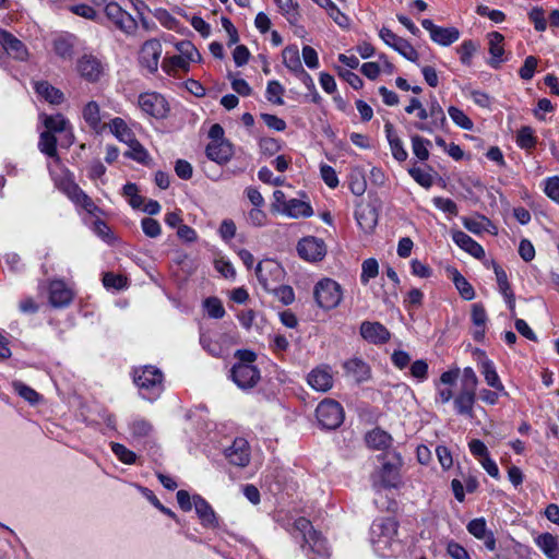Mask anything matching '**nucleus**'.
I'll list each match as a JSON object with an SVG mask.
<instances>
[{
	"label": "nucleus",
	"mask_w": 559,
	"mask_h": 559,
	"mask_svg": "<svg viewBox=\"0 0 559 559\" xmlns=\"http://www.w3.org/2000/svg\"><path fill=\"white\" fill-rule=\"evenodd\" d=\"M43 123L47 129V132L52 134L62 133L63 139L61 140V145L70 146L74 142V135L72 133V128L70 126L69 120H67L61 114L57 115H43Z\"/></svg>",
	"instance_id": "1a4fd4ad"
},
{
	"label": "nucleus",
	"mask_w": 559,
	"mask_h": 559,
	"mask_svg": "<svg viewBox=\"0 0 559 559\" xmlns=\"http://www.w3.org/2000/svg\"><path fill=\"white\" fill-rule=\"evenodd\" d=\"M461 374V390L476 392L478 378L472 367H465Z\"/></svg>",
	"instance_id": "5fc2aeb1"
},
{
	"label": "nucleus",
	"mask_w": 559,
	"mask_h": 559,
	"mask_svg": "<svg viewBox=\"0 0 559 559\" xmlns=\"http://www.w3.org/2000/svg\"><path fill=\"white\" fill-rule=\"evenodd\" d=\"M231 379L238 388L250 389L260 380V371L254 365H234Z\"/></svg>",
	"instance_id": "dca6fc26"
},
{
	"label": "nucleus",
	"mask_w": 559,
	"mask_h": 559,
	"mask_svg": "<svg viewBox=\"0 0 559 559\" xmlns=\"http://www.w3.org/2000/svg\"><path fill=\"white\" fill-rule=\"evenodd\" d=\"M129 151L126 152V156L130 157L131 159L143 164V165H150L152 162V158L147 152V150L136 140H132L129 143Z\"/></svg>",
	"instance_id": "c03bdc74"
},
{
	"label": "nucleus",
	"mask_w": 559,
	"mask_h": 559,
	"mask_svg": "<svg viewBox=\"0 0 559 559\" xmlns=\"http://www.w3.org/2000/svg\"><path fill=\"white\" fill-rule=\"evenodd\" d=\"M83 118L85 122L94 130L100 124L99 106L96 102H90L83 109Z\"/></svg>",
	"instance_id": "de8ad7c7"
},
{
	"label": "nucleus",
	"mask_w": 559,
	"mask_h": 559,
	"mask_svg": "<svg viewBox=\"0 0 559 559\" xmlns=\"http://www.w3.org/2000/svg\"><path fill=\"white\" fill-rule=\"evenodd\" d=\"M392 460H389L382 464L379 472L380 485L383 488H393L397 486L400 481V467L402 465L401 455L393 452Z\"/></svg>",
	"instance_id": "2eb2a0df"
},
{
	"label": "nucleus",
	"mask_w": 559,
	"mask_h": 559,
	"mask_svg": "<svg viewBox=\"0 0 559 559\" xmlns=\"http://www.w3.org/2000/svg\"><path fill=\"white\" fill-rule=\"evenodd\" d=\"M349 189L357 197H360L366 192L367 181L362 169H352L349 174Z\"/></svg>",
	"instance_id": "a18cd8bd"
},
{
	"label": "nucleus",
	"mask_w": 559,
	"mask_h": 559,
	"mask_svg": "<svg viewBox=\"0 0 559 559\" xmlns=\"http://www.w3.org/2000/svg\"><path fill=\"white\" fill-rule=\"evenodd\" d=\"M493 271L496 274L499 290L503 295V297L509 306V309L511 310L512 314L514 316L515 297H514V294L512 293L511 286L508 282L507 273L498 264H493Z\"/></svg>",
	"instance_id": "2f4dec72"
},
{
	"label": "nucleus",
	"mask_w": 559,
	"mask_h": 559,
	"mask_svg": "<svg viewBox=\"0 0 559 559\" xmlns=\"http://www.w3.org/2000/svg\"><path fill=\"white\" fill-rule=\"evenodd\" d=\"M448 112L453 122L462 129H473V121L460 108L451 106L449 107Z\"/></svg>",
	"instance_id": "4d7b16f0"
},
{
	"label": "nucleus",
	"mask_w": 559,
	"mask_h": 559,
	"mask_svg": "<svg viewBox=\"0 0 559 559\" xmlns=\"http://www.w3.org/2000/svg\"><path fill=\"white\" fill-rule=\"evenodd\" d=\"M53 50L59 57L70 59L73 55V44L68 38H57L53 41Z\"/></svg>",
	"instance_id": "052dcab7"
},
{
	"label": "nucleus",
	"mask_w": 559,
	"mask_h": 559,
	"mask_svg": "<svg viewBox=\"0 0 559 559\" xmlns=\"http://www.w3.org/2000/svg\"><path fill=\"white\" fill-rule=\"evenodd\" d=\"M448 272L461 297L465 300L474 299L475 290L467 280L456 269H449Z\"/></svg>",
	"instance_id": "a19ab883"
},
{
	"label": "nucleus",
	"mask_w": 559,
	"mask_h": 559,
	"mask_svg": "<svg viewBox=\"0 0 559 559\" xmlns=\"http://www.w3.org/2000/svg\"><path fill=\"white\" fill-rule=\"evenodd\" d=\"M384 131L386 134L388 142L390 144V148L393 157L399 162H404L407 158V152L403 146L402 140L395 133L393 124L391 122H386L384 124Z\"/></svg>",
	"instance_id": "473e14b6"
},
{
	"label": "nucleus",
	"mask_w": 559,
	"mask_h": 559,
	"mask_svg": "<svg viewBox=\"0 0 559 559\" xmlns=\"http://www.w3.org/2000/svg\"><path fill=\"white\" fill-rule=\"evenodd\" d=\"M141 227L143 233L150 238H156L162 233V227L158 221L145 217L141 221Z\"/></svg>",
	"instance_id": "680f3d73"
},
{
	"label": "nucleus",
	"mask_w": 559,
	"mask_h": 559,
	"mask_svg": "<svg viewBox=\"0 0 559 559\" xmlns=\"http://www.w3.org/2000/svg\"><path fill=\"white\" fill-rule=\"evenodd\" d=\"M282 59L285 63V66L296 73L298 76H300L302 80H311L309 74L304 70L300 58H299V51L296 47H286L282 51Z\"/></svg>",
	"instance_id": "c85d7f7f"
},
{
	"label": "nucleus",
	"mask_w": 559,
	"mask_h": 559,
	"mask_svg": "<svg viewBox=\"0 0 559 559\" xmlns=\"http://www.w3.org/2000/svg\"><path fill=\"white\" fill-rule=\"evenodd\" d=\"M287 9L285 10V16L287 22L294 29V34L297 37H305L307 32L302 25H299L298 22L300 20V13L298 11V4L293 3L292 0H287Z\"/></svg>",
	"instance_id": "79ce46f5"
},
{
	"label": "nucleus",
	"mask_w": 559,
	"mask_h": 559,
	"mask_svg": "<svg viewBox=\"0 0 559 559\" xmlns=\"http://www.w3.org/2000/svg\"><path fill=\"white\" fill-rule=\"evenodd\" d=\"M430 122H416L415 128L423 132L432 133L436 129H443L447 126L444 111L437 99H432L428 109Z\"/></svg>",
	"instance_id": "5701e85b"
},
{
	"label": "nucleus",
	"mask_w": 559,
	"mask_h": 559,
	"mask_svg": "<svg viewBox=\"0 0 559 559\" xmlns=\"http://www.w3.org/2000/svg\"><path fill=\"white\" fill-rule=\"evenodd\" d=\"M103 284L106 288L122 289L127 286V278L122 275L106 273L103 277Z\"/></svg>",
	"instance_id": "69168bd1"
},
{
	"label": "nucleus",
	"mask_w": 559,
	"mask_h": 559,
	"mask_svg": "<svg viewBox=\"0 0 559 559\" xmlns=\"http://www.w3.org/2000/svg\"><path fill=\"white\" fill-rule=\"evenodd\" d=\"M307 381L309 385L319 392H328L333 386V372L332 368L328 365H322L310 371Z\"/></svg>",
	"instance_id": "412c9836"
},
{
	"label": "nucleus",
	"mask_w": 559,
	"mask_h": 559,
	"mask_svg": "<svg viewBox=\"0 0 559 559\" xmlns=\"http://www.w3.org/2000/svg\"><path fill=\"white\" fill-rule=\"evenodd\" d=\"M14 391L31 404H36L39 401V394L31 386L24 384L21 381H14L12 383Z\"/></svg>",
	"instance_id": "6e6d98bb"
},
{
	"label": "nucleus",
	"mask_w": 559,
	"mask_h": 559,
	"mask_svg": "<svg viewBox=\"0 0 559 559\" xmlns=\"http://www.w3.org/2000/svg\"><path fill=\"white\" fill-rule=\"evenodd\" d=\"M538 60L534 56H528L525 58L523 66L519 70V75L523 80H531L536 70Z\"/></svg>",
	"instance_id": "e2e57ef3"
},
{
	"label": "nucleus",
	"mask_w": 559,
	"mask_h": 559,
	"mask_svg": "<svg viewBox=\"0 0 559 559\" xmlns=\"http://www.w3.org/2000/svg\"><path fill=\"white\" fill-rule=\"evenodd\" d=\"M452 239L461 249L468 252L474 258L480 259L485 257L483 247L464 231H453Z\"/></svg>",
	"instance_id": "cd10ccee"
},
{
	"label": "nucleus",
	"mask_w": 559,
	"mask_h": 559,
	"mask_svg": "<svg viewBox=\"0 0 559 559\" xmlns=\"http://www.w3.org/2000/svg\"><path fill=\"white\" fill-rule=\"evenodd\" d=\"M258 281L264 292L277 295L280 293V262L274 259H264L259 262L257 270Z\"/></svg>",
	"instance_id": "0eeeda50"
},
{
	"label": "nucleus",
	"mask_w": 559,
	"mask_h": 559,
	"mask_svg": "<svg viewBox=\"0 0 559 559\" xmlns=\"http://www.w3.org/2000/svg\"><path fill=\"white\" fill-rule=\"evenodd\" d=\"M111 132L116 138L122 142L130 143L132 141V133L127 123L121 118H114L109 123Z\"/></svg>",
	"instance_id": "09e8293b"
},
{
	"label": "nucleus",
	"mask_w": 559,
	"mask_h": 559,
	"mask_svg": "<svg viewBox=\"0 0 559 559\" xmlns=\"http://www.w3.org/2000/svg\"><path fill=\"white\" fill-rule=\"evenodd\" d=\"M34 87L40 97L52 105H59L63 102V93L46 81L36 82Z\"/></svg>",
	"instance_id": "f704fd0d"
},
{
	"label": "nucleus",
	"mask_w": 559,
	"mask_h": 559,
	"mask_svg": "<svg viewBox=\"0 0 559 559\" xmlns=\"http://www.w3.org/2000/svg\"><path fill=\"white\" fill-rule=\"evenodd\" d=\"M397 522L392 518L373 521L370 527V540L378 556L382 558L392 556V546L397 534Z\"/></svg>",
	"instance_id": "f03ea898"
},
{
	"label": "nucleus",
	"mask_w": 559,
	"mask_h": 559,
	"mask_svg": "<svg viewBox=\"0 0 559 559\" xmlns=\"http://www.w3.org/2000/svg\"><path fill=\"white\" fill-rule=\"evenodd\" d=\"M545 193L548 198L559 203V177H552L546 181Z\"/></svg>",
	"instance_id": "774afa93"
},
{
	"label": "nucleus",
	"mask_w": 559,
	"mask_h": 559,
	"mask_svg": "<svg viewBox=\"0 0 559 559\" xmlns=\"http://www.w3.org/2000/svg\"><path fill=\"white\" fill-rule=\"evenodd\" d=\"M225 456L230 464L245 467L250 461V448L245 438H236L225 450Z\"/></svg>",
	"instance_id": "6ab92c4d"
},
{
	"label": "nucleus",
	"mask_w": 559,
	"mask_h": 559,
	"mask_svg": "<svg viewBox=\"0 0 559 559\" xmlns=\"http://www.w3.org/2000/svg\"><path fill=\"white\" fill-rule=\"evenodd\" d=\"M408 173L412 178L424 188H430L433 183L431 175L420 168H411Z\"/></svg>",
	"instance_id": "0e129e2a"
},
{
	"label": "nucleus",
	"mask_w": 559,
	"mask_h": 559,
	"mask_svg": "<svg viewBox=\"0 0 559 559\" xmlns=\"http://www.w3.org/2000/svg\"><path fill=\"white\" fill-rule=\"evenodd\" d=\"M489 38V52L492 57L490 61V66L493 68H498L502 62L501 57L503 56V35L498 32H491L488 34Z\"/></svg>",
	"instance_id": "c9c22d12"
},
{
	"label": "nucleus",
	"mask_w": 559,
	"mask_h": 559,
	"mask_svg": "<svg viewBox=\"0 0 559 559\" xmlns=\"http://www.w3.org/2000/svg\"><path fill=\"white\" fill-rule=\"evenodd\" d=\"M466 528L471 535L484 542V545L487 550H496L497 542L495 535L491 531L487 528V522L484 518H477L469 521Z\"/></svg>",
	"instance_id": "aec40b11"
},
{
	"label": "nucleus",
	"mask_w": 559,
	"mask_h": 559,
	"mask_svg": "<svg viewBox=\"0 0 559 559\" xmlns=\"http://www.w3.org/2000/svg\"><path fill=\"white\" fill-rule=\"evenodd\" d=\"M73 290L62 281L53 280L49 284V301L55 308H63L71 304Z\"/></svg>",
	"instance_id": "a211bd4d"
},
{
	"label": "nucleus",
	"mask_w": 559,
	"mask_h": 559,
	"mask_svg": "<svg viewBox=\"0 0 559 559\" xmlns=\"http://www.w3.org/2000/svg\"><path fill=\"white\" fill-rule=\"evenodd\" d=\"M162 44L158 39L152 38L146 40L140 50V63L145 67L151 73L157 71L159 58L162 55Z\"/></svg>",
	"instance_id": "4468645a"
},
{
	"label": "nucleus",
	"mask_w": 559,
	"mask_h": 559,
	"mask_svg": "<svg viewBox=\"0 0 559 559\" xmlns=\"http://www.w3.org/2000/svg\"><path fill=\"white\" fill-rule=\"evenodd\" d=\"M536 545L549 559H559V547L557 537L550 533L540 534L536 539Z\"/></svg>",
	"instance_id": "4c0bfd02"
},
{
	"label": "nucleus",
	"mask_w": 559,
	"mask_h": 559,
	"mask_svg": "<svg viewBox=\"0 0 559 559\" xmlns=\"http://www.w3.org/2000/svg\"><path fill=\"white\" fill-rule=\"evenodd\" d=\"M76 69L82 78L88 82H96L103 74L102 61L94 55H83L76 63Z\"/></svg>",
	"instance_id": "f3484780"
},
{
	"label": "nucleus",
	"mask_w": 559,
	"mask_h": 559,
	"mask_svg": "<svg viewBox=\"0 0 559 559\" xmlns=\"http://www.w3.org/2000/svg\"><path fill=\"white\" fill-rule=\"evenodd\" d=\"M163 70L169 75H178L179 72H188L190 70V62L180 57L179 55L165 57L162 62Z\"/></svg>",
	"instance_id": "58836bf2"
},
{
	"label": "nucleus",
	"mask_w": 559,
	"mask_h": 559,
	"mask_svg": "<svg viewBox=\"0 0 559 559\" xmlns=\"http://www.w3.org/2000/svg\"><path fill=\"white\" fill-rule=\"evenodd\" d=\"M516 143L521 148L525 150L535 147L537 140L531 127H522L518 131Z\"/></svg>",
	"instance_id": "603ef678"
},
{
	"label": "nucleus",
	"mask_w": 559,
	"mask_h": 559,
	"mask_svg": "<svg viewBox=\"0 0 559 559\" xmlns=\"http://www.w3.org/2000/svg\"><path fill=\"white\" fill-rule=\"evenodd\" d=\"M204 307L211 318L221 319L225 316V309L218 298L210 297L205 299Z\"/></svg>",
	"instance_id": "bf43d9fd"
},
{
	"label": "nucleus",
	"mask_w": 559,
	"mask_h": 559,
	"mask_svg": "<svg viewBox=\"0 0 559 559\" xmlns=\"http://www.w3.org/2000/svg\"><path fill=\"white\" fill-rule=\"evenodd\" d=\"M421 26L429 32L431 40L440 46H450L460 38V31L456 27L437 26L429 19L423 20Z\"/></svg>",
	"instance_id": "ddd939ff"
},
{
	"label": "nucleus",
	"mask_w": 559,
	"mask_h": 559,
	"mask_svg": "<svg viewBox=\"0 0 559 559\" xmlns=\"http://www.w3.org/2000/svg\"><path fill=\"white\" fill-rule=\"evenodd\" d=\"M293 535L300 538L301 549L309 559H328L330 550L324 537L316 531L309 520L298 518L293 523Z\"/></svg>",
	"instance_id": "f257e3e1"
},
{
	"label": "nucleus",
	"mask_w": 559,
	"mask_h": 559,
	"mask_svg": "<svg viewBox=\"0 0 559 559\" xmlns=\"http://www.w3.org/2000/svg\"><path fill=\"white\" fill-rule=\"evenodd\" d=\"M139 106L145 114L156 119L165 118L169 111L166 99L157 93L141 94L139 96Z\"/></svg>",
	"instance_id": "9d476101"
},
{
	"label": "nucleus",
	"mask_w": 559,
	"mask_h": 559,
	"mask_svg": "<svg viewBox=\"0 0 559 559\" xmlns=\"http://www.w3.org/2000/svg\"><path fill=\"white\" fill-rule=\"evenodd\" d=\"M0 45L7 53L14 59L25 60L27 57V49L25 45L4 29H0Z\"/></svg>",
	"instance_id": "393cba45"
},
{
	"label": "nucleus",
	"mask_w": 559,
	"mask_h": 559,
	"mask_svg": "<svg viewBox=\"0 0 559 559\" xmlns=\"http://www.w3.org/2000/svg\"><path fill=\"white\" fill-rule=\"evenodd\" d=\"M176 49L179 51L180 57H185L188 62H200L202 60L201 53L195 46L189 40H181L176 44Z\"/></svg>",
	"instance_id": "49530a36"
},
{
	"label": "nucleus",
	"mask_w": 559,
	"mask_h": 559,
	"mask_svg": "<svg viewBox=\"0 0 559 559\" xmlns=\"http://www.w3.org/2000/svg\"><path fill=\"white\" fill-rule=\"evenodd\" d=\"M343 369L347 378L356 383L368 381L371 377L370 366L359 357H353L343 362Z\"/></svg>",
	"instance_id": "4be33fe9"
},
{
	"label": "nucleus",
	"mask_w": 559,
	"mask_h": 559,
	"mask_svg": "<svg viewBox=\"0 0 559 559\" xmlns=\"http://www.w3.org/2000/svg\"><path fill=\"white\" fill-rule=\"evenodd\" d=\"M297 251L300 258L306 261H321L326 254V247L322 239L316 237L302 238L297 245Z\"/></svg>",
	"instance_id": "f8f14e48"
},
{
	"label": "nucleus",
	"mask_w": 559,
	"mask_h": 559,
	"mask_svg": "<svg viewBox=\"0 0 559 559\" xmlns=\"http://www.w3.org/2000/svg\"><path fill=\"white\" fill-rule=\"evenodd\" d=\"M365 439L368 447L374 450H384L389 448L392 442V437L379 428L369 431Z\"/></svg>",
	"instance_id": "ea45409f"
},
{
	"label": "nucleus",
	"mask_w": 559,
	"mask_h": 559,
	"mask_svg": "<svg viewBox=\"0 0 559 559\" xmlns=\"http://www.w3.org/2000/svg\"><path fill=\"white\" fill-rule=\"evenodd\" d=\"M480 372L484 376L485 381L489 386H491L496 391H499V392L503 393L504 395H507L504 385L502 384V382L496 371L495 365L491 360H489L487 358H484L481 360Z\"/></svg>",
	"instance_id": "72a5a7b5"
},
{
	"label": "nucleus",
	"mask_w": 559,
	"mask_h": 559,
	"mask_svg": "<svg viewBox=\"0 0 559 559\" xmlns=\"http://www.w3.org/2000/svg\"><path fill=\"white\" fill-rule=\"evenodd\" d=\"M379 272V265L376 259H367L361 266L360 281L367 284L371 278L376 277Z\"/></svg>",
	"instance_id": "13d9d810"
},
{
	"label": "nucleus",
	"mask_w": 559,
	"mask_h": 559,
	"mask_svg": "<svg viewBox=\"0 0 559 559\" xmlns=\"http://www.w3.org/2000/svg\"><path fill=\"white\" fill-rule=\"evenodd\" d=\"M110 448L112 453L124 464H134L136 454L129 450L126 445L117 442H111Z\"/></svg>",
	"instance_id": "864d4df0"
},
{
	"label": "nucleus",
	"mask_w": 559,
	"mask_h": 559,
	"mask_svg": "<svg viewBox=\"0 0 559 559\" xmlns=\"http://www.w3.org/2000/svg\"><path fill=\"white\" fill-rule=\"evenodd\" d=\"M130 440L136 445H148L154 437V427L152 423L142 417H134L128 424Z\"/></svg>",
	"instance_id": "6e6552de"
},
{
	"label": "nucleus",
	"mask_w": 559,
	"mask_h": 559,
	"mask_svg": "<svg viewBox=\"0 0 559 559\" xmlns=\"http://www.w3.org/2000/svg\"><path fill=\"white\" fill-rule=\"evenodd\" d=\"M231 154V145L226 141L211 142L206 146V156L218 164L226 163Z\"/></svg>",
	"instance_id": "7c9ffc66"
},
{
	"label": "nucleus",
	"mask_w": 559,
	"mask_h": 559,
	"mask_svg": "<svg viewBox=\"0 0 559 559\" xmlns=\"http://www.w3.org/2000/svg\"><path fill=\"white\" fill-rule=\"evenodd\" d=\"M122 193L128 198L129 204L132 209L139 210L144 204V198L139 194V189L135 183L128 182L124 185Z\"/></svg>",
	"instance_id": "8fccbe9b"
},
{
	"label": "nucleus",
	"mask_w": 559,
	"mask_h": 559,
	"mask_svg": "<svg viewBox=\"0 0 559 559\" xmlns=\"http://www.w3.org/2000/svg\"><path fill=\"white\" fill-rule=\"evenodd\" d=\"M282 213L292 218L310 217L313 214L311 205L298 199L285 200L282 193Z\"/></svg>",
	"instance_id": "bb28decb"
},
{
	"label": "nucleus",
	"mask_w": 559,
	"mask_h": 559,
	"mask_svg": "<svg viewBox=\"0 0 559 559\" xmlns=\"http://www.w3.org/2000/svg\"><path fill=\"white\" fill-rule=\"evenodd\" d=\"M38 148L43 154L51 158L59 159L57 154V138L55 134L47 131L41 132L39 135Z\"/></svg>",
	"instance_id": "37998d69"
},
{
	"label": "nucleus",
	"mask_w": 559,
	"mask_h": 559,
	"mask_svg": "<svg viewBox=\"0 0 559 559\" xmlns=\"http://www.w3.org/2000/svg\"><path fill=\"white\" fill-rule=\"evenodd\" d=\"M431 145V142L427 139H424L419 135L412 136V150L414 155L420 159L426 160L429 157L428 146Z\"/></svg>",
	"instance_id": "3c124183"
},
{
	"label": "nucleus",
	"mask_w": 559,
	"mask_h": 559,
	"mask_svg": "<svg viewBox=\"0 0 559 559\" xmlns=\"http://www.w3.org/2000/svg\"><path fill=\"white\" fill-rule=\"evenodd\" d=\"M356 219L365 233H370L377 226L378 215L373 207L365 206L356 211Z\"/></svg>",
	"instance_id": "e433bc0d"
},
{
	"label": "nucleus",
	"mask_w": 559,
	"mask_h": 559,
	"mask_svg": "<svg viewBox=\"0 0 559 559\" xmlns=\"http://www.w3.org/2000/svg\"><path fill=\"white\" fill-rule=\"evenodd\" d=\"M476 401V392L461 390L453 399V404L459 415L473 417V407Z\"/></svg>",
	"instance_id": "c756f323"
},
{
	"label": "nucleus",
	"mask_w": 559,
	"mask_h": 559,
	"mask_svg": "<svg viewBox=\"0 0 559 559\" xmlns=\"http://www.w3.org/2000/svg\"><path fill=\"white\" fill-rule=\"evenodd\" d=\"M192 501L201 524L204 527H216L218 525L217 518L210 503L200 495H194Z\"/></svg>",
	"instance_id": "a878e982"
},
{
	"label": "nucleus",
	"mask_w": 559,
	"mask_h": 559,
	"mask_svg": "<svg viewBox=\"0 0 559 559\" xmlns=\"http://www.w3.org/2000/svg\"><path fill=\"white\" fill-rule=\"evenodd\" d=\"M316 417L322 428L336 429L344 420V409L337 401L324 399L316 408Z\"/></svg>",
	"instance_id": "423d86ee"
},
{
	"label": "nucleus",
	"mask_w": 559,
	"mask_h": 559,
	"mask_svg": "<svg viewBox=\"0 0 559 559\" xmlns=\"http://www.w3.org/2000/svg\"><path fill=\"white\" fill-rule=\"evenodd\" d=\"M313 298L318 307L329 311L335 309L341 304L343 290L336 281L324 277L314 285Z\"/></svg>",
	"instance_id": "20e7f679"
},
{
	"label": "nucleus",
	"mask_w": 559,
	"mask_h": 559,
	"mask_svg": "<svg viewBox=\"0 0 559 559\" xmlns=\"http://www.w3.org/2000/svg\"><path fill=\"white\" fill-rule=\"evenodd\" d=\"M360 335L372 344H384L390 340L389 330L380 322L364 321L360 325Z\"/></svg>",
	"instance_id": "b1692460"
},
{
	"label": "nucleus",
	"mask_w": 559,
	"mask_h": 559,
	"mask_svg": "<svg viewBox=\"0 0 559 559\" xmlns=\"http://www.w3.org/2000/svg\"><path fill=\"white\" fill-rule=\"evenodd\" d=\"M133 381L141 396L148 401H155L164 391V374L151 365L134 369Z\"/></svg>",
	"instance_id": "7ed1b4c3"
},
{
	"label": "nucleus",
	"mask_w": 559,
	"mask_h": 559,
	"mask_svg": "<svg viewBox=\"0 0 559 559\" xmlns=\"http://www.w3.org/2000/svg\"><path fill=\"white\" fill-rule=\"evenodd\" d=\"M411 374L418 381H425L428 378V364L424 359L415 360L411 365Z\"/></svg>",
	"instance_id": "338daca9"
},
{
	"label": "nucleus",
	"mask_w": 559,
	"mask_h": 559,
	"mask_svg": "<svg viewBox=\"0 0 559 559\" xmlns=\"http://www.w3.org/2000/svg\"><path fill=\"white\" fill-rule=\"evenodd\" d=\"M381 39L394 50L401 53L405 59L416 62L418 59L417 50L404 38L395 35L391 29L382 27L379 32Z\"/></svg>",
	"instance_id": "9b49d317"
},
{
	"label": "nucleus",
	"mask_w": 559,
	"mask_h": 559,
	"mask_svg": "<svg viewBox=\"0 0 559 559\" xmlns=\"http://www.w3.org/2000/svg\"><path fill=\"white\" fill-rule=\"evenodd\" d=\"M108 21L127 36H134L138 31L136 20L116 1L110 0L104 7Z\"/></svg>",
	"instance_id": "39448f33"
}]
</instances>
